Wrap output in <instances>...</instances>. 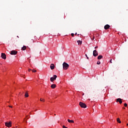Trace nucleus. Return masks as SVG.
I'll list each match as a JSON object with an SVG mask.
<instances>
[{
	"mask_svg": "<svg viewBox=\"0 0 128 128\" xmlns=\"http://www.w3.org/2000/svg\"><path fill=\"white\" fill-rule=\"evenodd\" d=\"M64 70H66L70 68V65L68 63L64 62L62 64Z\"/></svg>",
	"mask_w": 128,
	"mask_h": 128,
	"instance_id": "1",
	"label": "nucleus"
},
{
	"mask_svg": "<svg viewBox=\"0 0 128 128\" xmlns=\"http://www.w3.org/2000/svg\"><path fill=\"white\" fill-rule=\"evenodd\" d=\"M79 104L81 108H86V104L82 102H80Z\"/></svg>",
	"mask_w": 128,
	"mask_h": 128,
	"instance_id": "2",
	"label": "nucleus"
},
{
	"mask_svg": "<svg viewBox=\"0 0 128 128\" xmlns=\"http://www.w3.org/2000/svg\"><path fill=\"white\" fill-rule=\"evenodd\" d=\"M56 78H58L56 75H54L53 77H51L50 78V82H54V80H56Z\"/></svg>",
	"mask_w": 128,
	"mask_h": 128,
	"instance_id": "3",
	"label": "nucleus"
},
{
	"mask_svg": "<svg viewBox=\"0 0 128 128\" xmlns=\"http://www.w3.org/2000/svg\"><path fill=\"white\" fill-rule=\"evenodd\" d=\"M5 126L8 128H10L12 126V122H5Z\"/></svg>",
	"mask_w": 128,
	"mask_h": 128,
	"instance_id": "4",
	"label": "nucleus"
},
{
	"mask_svg": "<svg viewBox=\"0 0 128 128\" xmlns=\"http://www.w3.org/2000/svg\"><path fill=\"white\" fill-rule=\"evenodd\" d=\"M93 56H98V53L96 50H94L93 52Z\"/></svg>",
	"mask_w": 128,
	"mask_h": 128,
	"instance_id": "5",
	"label": "nucleus"
},
{
	"mask_svg": "<svg viewBox=\"0 0 128 128\" xmlns=\"http://www.w3.org/2000/svg\"><path fill=\"white\" fill-rule=\"evenodd\" d=\"M1 58H3V60H6V54L2 53Z\"/></svg>",
	"mask_w": 128,
	"mask_h": 128,
	"instance_id": "6",
	"label": "nucleus"
},
{
	"mask_svg": "<svg viewBox=\"0 0 128 128\" xmlns=\"http://www.w3.org/2000/svg\"><path fill=\"white\" fill-rule=\"evenodd\" d=\"M16 54H18V52L16 51V50H12L10 52V54H12V55L14 56V55Z\"/></svg>",
	"mask_w": 128,
	"mask_h": 128,
	"instance_id": "7",
	"label": "nucleus"
},
{
	"mask_svg": "<svg viewBox=\"0 0 128 128\" xmlns=\"http://www.w3.org/2000/svg\"><path fill=\"white\" fill-rule=\"evenodd\" d=\"M110 28V25H108V24H106L104 26V30H108V28Z\"/></svg>",
	"mask_w": 128,
	"mask_h": 128,
	"instance_id": "8",
	"label": "nucleus"
},
{
	"mask_svg": "<svg viewBox=\"0 0 128 128\" xmlns=\"http://www.w3.org/2000/svg\"><path fill=\"white\" fill-rule=\"evenodd\" d=\"M50 68L51 70H54V64H52L50 66Z\"/></svg>",
	"mask_w": 128,
	"mask_h": 128,
	"instance_id": "9",
	"label": "nucleus"
},
{
	"mask_svg": "<svg viewBox=\"0 0 128 128\" xmlns=\"http://www.w3.org/2000/svg\"><path fill=\"white\" fill-rule=\"evenodd\" d=\"M116 102H120V104H122V99L120 98H118L116 100Z\"/></svg>",
	"mask_w": 128,
	"mask_h": 128,
	"instance_id": "10",
	"label": "nucleus"
},
{
	"mask_svg": "<svg viewBox=\"0 0 128 128\" xmlns=\"http://www.w3.org/2000/svg\"><path fill=\"white\" fill-rule=\"evenodd\" d=\"M77 42L78 43V46H82V40H78Z\"/></svg>",
	"mask_w": 128,
	"mask_h": 128,
	"instance_id": "11",
	"label": "nucleus"
},
{
	"mask_svg": "<svg viewBox=\"0 0 128 128\" xmlns=\"http://www.w3.org/2000/svg\"><path fill=\"white\" fill-rule=\"evenodd\" d=\"M51 88H56V84H52L51 85Z\"/></svg>",
	"mask_w": 128,
	"mask_h": 128,
	"instance_id": "12",
	"label": "nucleus"
},
{
	"mask_svg": "<svg viewBox=\"0 0 128 128\" xmlns=\"http://www.w3.org/2000/svg\"><path fill=\"white\" fill-rule=\"evenodd\" d=\"M68 122H70V123H72V124H74V120H70V119L68 120Z\"/></svg>",
	"mask_w": 128,
	"mask_h": 128,
	"instance_id": "13",
	"label": "nucleus"
},
{
	"mask_svg": "<svg viewBox=\"0 0 128 128\" xmlns=\"http://www.w3.org/2000/svg\"><path fill=\"white\" fill-rule=\"evenodd\" d=\"M22 50H26V46H24L22 48Z\"/></svg>",
	"mask_w": 128,
	"mask_h": 128,
	"instance_id": "14",
	"label": "nucleus"
},
{
	"mask_svg": "<svg viewBox=\"0 0 128 128\" xmlns=\"http://www.w3.org/2000/svg\"><path fill=\"white\" fill-rule=\"evenodd\" d=\"M101 58H102V56L100 55L98 57V60H101Z\"/></svg>",
	"mask_w": 128,
	"mask_h": 128,
	"instance_id": "15",
	"label": "nucleus"
},
{
	"mask_svg": "<svg viewBox=\"0 0 128 128\" xmlns=\"http://www.w3.org/2000/svg\"><path fill=\"white\" fill-rule=\"evenodd\" d=\"M24 96L25 98H28V92H26Z\"/></svg>",
	"mask_w": 128,
	"mask_h": 128,
	"instance_id": "16",
	"label": "nucleus"
},
{
	"mask_svg": "<svg viewBox=\"0 0 128 128\" xmlns=\"http://www.w3.org/2000/svg\"><path fill=\"white\" fill-rule=\"evenodd\" d=\"M117 122L119 124H120L122 122H120V118H117Z\"/></svg>",
	"mask_w": 128,
	"mask_h": 128,
	"instance_id": "17",
	"label": "nucleus"
},
{
	"mask_svg": "<svg viewBox=\"0 0 128 128\" xmlns=\"http://www.w3.org/2000/svg\"><path fill=\"white\" fill-rule=\"evenodd\" d=\"M32 72H36V70H32Z\"/></svg>",
	"mask_w": 128,
	"mask_h": 128,
	"instance_id": "18",
	"label": "nucleus"
},
{
	"mask_svg": "<svg viewBox=\"0 0 128 128\" xmlns=\"http://www.w3.org/2000/svg\"><path fill=\"white\" fill-rule=\"evenodd\" d=\"M40 102H44V99L40 98Z\"/></svg>",
	"mask_w": 128,
	"mask_h": 128,
	"instance_id": "19",
	"label": "nucleus"
},
{
	"mask_svg": "<svg viewBox=\"0 0 128 128\" xmlns=\"http://www.w3.org/2000/svg\"><path fill=\"white\" fill-rule=\"evenodd\" d=\"M97 64H100V62L98 61V62H97Z\"/></svg>",
	"mask_w": 128,
	"mask_h": 128,
	"instance_id": "20",
	"label": "nucleus"
},
{
	"mask_svg": "<svg viewBox=\"0 0 128 128\" xmlns=\"http://www.w3.org/2000/svg\"><path fill=\"white\" fill-rule=\"evenodd\" d=\"M124 106L126 107L128 106V104H126V103L124 104Z\"/></svg>",
	"mask_w": 128,
	"mask_h": 128,
	"instance_id": "21",
	"label": "nucleus"
},
{
	"mask_svg": "<svg viewBox=\"0 0 128 128\" xmlns=\"http://www.w3.org/2000/svg\"><path fill=\"white\" fill-rule=\"evenodd\" d=\"M85 56H86L87 60H88V55H87L86 54Z\"/></svg>",
	"mask_w": 128,
	"mask_h": 128,
	"instance_id": "22",
	"label": "nucleus"
},
{
	"mask_svg": "<svg viewBox=\"0 0 128 128\" xmlns=\"http://www.w3.org/2000/svg\"><path fill=\"white\" fill-rule=\"evenodd\" d=\"M71 35H72V36H74V33H72Z\"/></svg>",
	"mask_w": 128,
	"mask_h": 128,
	"instance_id": "23",
	"label": "nucleus"
},
{
	"mask_svg": "<svg viewBox=\"0 0 128 128\" xmlns=\"http://www.w3.org/2000/svg\"><path fill=\"white\" fill-rule=\"evenodd\" d=\"M62 128H68V127H66V126H62Z\"/></svg>",
	"mask_w": 128,
	"mask_h": 128,
	"instance_id": "24",
	"label": "nucleus"
},
{
	"mask_svg": "<svg viewBox=\"0 0 128 128\" xmlns=\"http://www.w3.org/2000/svg\"><path fill=\"white\" fill-rule=\"evenodd\" d=\"M112 60L111 59V60H110V64H112Z\"/></svg>",
	"mask_w": 128,
	"mask_h": 128,
	"instance_id": "25",
	"label": "nucleus"
},
{
	"mask_svg": "<svg viewBox=\"0 0 128 128\" xmlns=\"http://www.w3.org/2000/svg\"><path fill=\"white\" fill-rule=\"evenodd\" d=\"M28 70V72H30V70H30V68H29Z\"/></svg>",
	"mask_w": 128,
	"mask_h": 128,
	"instance_id": "26",
	"label": "nucleus"
},
{
	"mask_svg": "<svg viewBox=\"0 0 128 128\" xmlns=\"http://www.w3.org/2000/svg\"><path fill=\"white\" fill-rule=\"evenodd\" d=\"M98 48V46H96V47L94 48Z\"/></svg>",
	"mask_w": 128,
	"mask_h": 128,
	"instance_id": "27",
	"label": "nucleus"
},
{
	"mask_svg": "<svg viewBox=\"0 0 128 128\" xmlns=\"http://www.w3.org/2000/svg\"><path fill=\"white\" fill-rule=\"evenodd\" d=\"M9 108H12V106H9Z\"/></svg>",
	"mask_w": 128,
	"mask_h": 128,
	"instance_id": "28",
	"label": "nucleus"
},
{
	"mask_svg": "<svg viewBox=\"0 0 128 128\" xmlns=\"http://www.w3.org/2000/svg\"><path fill=\"white\" fill-rule=\"evenodd\" d=\"M32 40V42H34V40Z\"/></svg>",
	"mask_w": 128,
	"mask_h": 128,
	"instance_id": "29",
	"label": "nucleus"
},
{
	"mask_svg": "<svg viewBox=\"0 0 128 128\" xmlns=\"http://www.w3.org/2000/svg\"><path fill=\"white\" fill-rule=\"evenodd\" d=\"M123 108H124V110H125V109H126V108H124V107H123Z\"/></svg>",
	"mask_w": 128,
	"mask_h": 128,
	"instance_id": "30",
	"label": "nucleus"
},
{
	"mask_svg": "<svg viewBox=\"0 0 128 128\" xmlns=\"http://www.w3.org/2000/svg\"><path fill=\"white\" fill-rule=\"evenodd\" d=\"M76 35V34H75Z\"/></svg>",
	"mask_w": 128,
	"mask_h": 128,
	"instance_id": "31",
	"label": "nucleus"
},
{
	"mask_svg": "<svg viewBox=\"0 0 128 128\" xmlns=\"http://www.w3.org/2000/svg\"><path fill=\"white\" fill-rule=\"evenodd\" d=\"M17 38H18V36H17Z\"/></svg>",
	"mask_w": 128,
	"mask_h": 128,
	"instance_id": "32",
	"label": "nucleus"
},
{
	"mask_svg": "<svg viewBox=\"0 0 128 128\" xmlns=\"http://www.w3.org/2000/svg\"><path fill=\"white\" fill-rule=\"evenodd\" d=\"M127 126H128V124H127Z\"/></svg>",
	"mask_w": 128,
	"mask_h": 128,
	"instance_id": "33",
	"label": "nucleus"
},
{
	"mask_svg": "<svg viewBox=\"0 0 128 128\" xmlns=\"http://www.w3.org/2000/svg\"><path fill=\"white\" fill-rule=\"evenodd\" d=\"M54 116H56V114H54Z\"/></svg>",
	"mask_w": 128,
	"mask_h": 128,
	"instance_id": "34",
	"label": "nucleus"
}]
</instances>
